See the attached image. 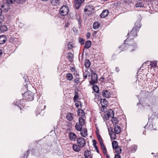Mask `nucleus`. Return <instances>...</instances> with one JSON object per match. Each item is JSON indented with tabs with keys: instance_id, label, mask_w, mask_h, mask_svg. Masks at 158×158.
Returning <instances> with one entry per match:
<instances>
[{
	"instance_id": "9",
	"label": "nucleus",
	"mask_w": 158,
	"mask_h": 158,
	"mask_svg": "<svg viewBox=\"0 0 158 158\" xmlns=\"http://www.w3.org/2000/svg\"><path fill=\"white\" fill-rule=\"evenodd\" d=\"M127 49L130 52H132L135 50L137 48V44L135 43H133L132 45H130L128 44Z\"/></svg>"
},
{
	"instance_id": "24",
	"label": "nucleus",
	"mask_w": 158,
	"mask_h": 158,
	"mask_svg": "<svg viewBox=\"0 0 158 158\" xmlns=\"http://www.w3.org/2000/svg\"><path fill=\"white\" fill-rule=\"evenodd\" d=\"M90 76V73L88 70H86L83 73V79L85 80L87 78V77H89Z\"/></svg>"
},
{
	"instance_id": "10",
	"label": "nucleus",
	"mask_w": 158,
	"mask_h": 158,
	"mask_svg": "<svg viewBox=\"0 0 158 158\" xmlns=\"http://www.w3.org/2000/svg\"><path fill=\"white\" fill-rule=\"evenodd\" d=\"M69 138L71 141H75L77 139V136L74 133L70 132L69 134Z\"/></svg>"
},
{
	"instance_id": "2",
	"label": "nucleus",
	"mask_w": 158,
	"mask_h": 158,
	"mask_svg": "<svg viewBox=\"0 0 158 158\" xmlns=\"http://www.w3.org/2000/svg\"><path fill=\"white\" fill-rule=\"evenodd\" d=\"M22 94L23 96V97H25V99L27 101H31L34 99V95L33 93L31 92H25Z\"/></svg>"
},
{
	"instance_id": "18",
	"label": "nucleus",
	"mask_w": 158,
	"mask_h": 158,
	"mask_svg": "<svg viewBox=\"0 0 158 158\" xmlns=\"http://www.w3.org/2000/svg\"><path fill=\"white\" fill-rule=\"evenodd\" d=\"M116 134L113 131L112 129H111V131H109V134L110 136L111 139L112 140H114L116 139Z\"/></svg>"
},
{
	"instance_id": "3",
	"label": "nucleus",
	"mask_w": 158,
	"mask_h": 158,
	"mask_svg": "<svg viewBox=\"0 0 158 158\" xmlns=\"http://www.w3.org/2000/svg\"><path fill=\"white\" fill-rule=\"evenodd\" d=\"M69 12V7L66 6H63L60 8V13L61 15L65 16L67 15Z\"/></svg>"
},
{
	"instance_id": "60",
	"label": "nucleus",
	"mask_w": 158,
	"mask_h": 158,
	"mask_svg": "<svg viewBox=\"0 0 158 158\" xmlns=\"http://www.w3.org/2000/svg\"><path fill=\"white\" fill-rule=\"evenodd\" d=\"M94 147L95 148V150H96L97 152L98 153H99V149H98L97 146H94Z\"/></svg>"
},
{
	"instance_id": "47",
	"label": "nucleus",
	"mask_w": 158,
	"mask_h": 158,
	"mask_svg": "<svg viewBox=\"0 0 158 158\" xmlns=\"http://www.w3.org/2000/svg\"><path fill=\"white\" fill-rule=\"evenodd\" d=\"M78 41L80 43L81 45H83L84 44L85 40L83 38L79 37V38Z\"/></svg>"
},
{
	"instance_id": "54",
	"label": "nucleus",
	"mask_w": 158,
	"mask_h": 158,
	"mask_svg": "<svg viewBox=\"0 0 158 158\" xmlns=\"http://www.w3.org/2000/svg\"><path fill=\"white\" fill-rule=\"evenodd\" d=\"M104 118L106 120H108L110 118V117L107 114L104 115Z\"/></svg>"
},
{
	"instance_id": "8",
	"label": "nucleus",
	"mask_w": 158,
	"mask_h": 158,
	"mask_svg": "<svg viewBox=\"0 0 158 158\" xmlns=\"http://www.w3.org/2000/svg\"><path fill=\"white\" fill-rule=\"evenodd\" d=\"M102 95L104 98H107L110 97L111 94L109 90H103L102 91Z\"/></svg>"
},
{
	"instance_id": "52",
	"label": "nucleus",
	"mask_w": 158,
	"mask_h": 158,
	"mask_svg": "<svg viewBox=\"0 0 158 158\" xmlns=\"http://www.w3.org/2000/svg\"><path fill=\"white\" fill-rule=\"evenodd\" d=\"M90 152V151H89L88 150H85L84 152V157H85L87 156H88V155H89V153Z\"/></svg>"
},
{
	"instance_id": "4",
	"label": "nucleus",
	"mask_w": 158,
	"mask_h": 158,
	"mask_svg": "<svg viewBox=\"0 0 158 158\" xmlns=\"http://www.w3.org/2000/svg\"><path fill=\"white\" fill-rule=\"evenodd\" d=\"M77 143L81 148L84 147L86 143L85 139L82 137H78L77 138Z\"/></svg>"
},
{
	"instance_id": "46",
	"label": "nucleus",
	"mask_w": 158,
	"mask_h": 158,
	"mask_svg": "<svg viewBox=\"0 0 158 158\" xmlns=\"http://www.w3.org/2000/svg\"><path fill=\"white\" fill-rule=\"evenodd\" d=\"M78 22V23L79 24V25L80 27H81V22H82V20L80 16H79V17H77V18Z\"/></svg>"
},
{
	"instance_id": "19",
	"label": "nucleus",
	"mask_w": 158,
	"mask_h": 158,
	"mask_svg": "<svg viewBox=\"0 0 158 158\" xmlns=\"http://www.w3.org/2000/svg\"><path fill=\"white\" fill-rule=\"evenodd\" d=\"M101 79L105 80V81H108L109 82L111 83L114 82V81L112 79V77L111 76H109L106 78L104 77H101Z\"/></svg>"
},
{
	"instance_id": "56",
	"label": "nucleus",
	"mask_w": 158,
	"mask_h": 158,
	"mask_svg": "<svg viewBox=\"0 0 158 158\" xmlns=\"http://www.w3.org/2000/svg\"><path fill=\"white\" fill-rule=\"evenodd\" d=\"M73 74L76 77L79 76V74L78 73L77 71H76L74 72Z\"/></svg>"
},
{
	"instance_id": "59",
	"label": "nucleus",
	"mask_w": 158,
	"mask_h": 158,
	"mask_svg": "<svg viewBox=\"0 0 158 158\" xmlns=\"http://www.w3.org/2000/svg\"><path fill=\"white\" fill-rule=\"evenodd\" d=\"M97 137L98 140L102 139L101 135L99 134H97Z\"/></svg>"
},
{
	"instance_id": "41",
	"label": "nucleus",
	"mask_w": 158,
	"mask_h": 158,
	"mask_svg": "<svg viewBox=\"0 0 158 158\" xmlns=\"http://www.w3.org/2000/svg\"><path fill=\"white\" fill-rule=\"evenodd\" d=\"M144 4L142 2H140L137 3L135 5V6L136 7H143L144 6Z\"/></svg>"
},
{
	"instance_id": "64",
	"label": "nucleus",
	"mask_w": 158,
	"mask_h": 158,
	"mask_svg": "<svg viewBox=\"0 0 158 158\" xmlns=\"http://www.w3.org/2000/svg\"><path fill=\"white\" fill-rule=\"evenodd\" d=\"M85 158H93L92 156L91 155L87 156L85 157Z\"/></svg>"
},
{
	"instance_id": "16",
	"label": "nucleus",
	"mask_w": 158,
	"mask_h": 158,
	"mask_svg": "<svg viewBox=\"0 0 158 158\" xmlns=\"http://www.w3.org/2000/svg\"><path fill=\"white\" fill-rule=\"evenodd\" d=\"M72 147L73 150L75 152H78L81 150L80 148L81 147L78 144H73Z\"/></svg>"
},
{
	"instance_id": "11",
	"label": "nucleus",
	"mask_w": 158,
	"mask_h": 158,
	"mask_svg": "<svg viewBox=\"0 0 158 158\" xmlns=\"http://www.w3.org/2000/svg\"><path fill=\"white\" fill-rule=\"evenodd\" d=\"M10 5L7 4V3H5L4 2H2V5H0V6L2 8H4V11L6 12L8 11L9 9V6Z\"/></svg>"
},
{
	"instance_id": "58",
	"label": "nucleus",
	"mask_w": 158,
	"mask_h": 158,
	"mask_svg": "<svg viewBox=\"0 0 158 158\" xmlns=\"http://www.w3.org/2000/svg\"><path fill=\"white\" fill-rule=\"evenodd\" d=\"M114 158H121V156L120 154H116L115 155Z\"/></svg>"
},
{
	"instance_id": "23",
	"label": "nucleus",
	"mask_w": 158,
	"mask_h": 158,
	"mask_svg": "<svg viewBox=\"0 0 158 158\" xmlns=\"http://www.w3.org/2000/svg\"><path fill=\"white\" fill-rule=\"evenodd\" d=\"M60 0H51V3L53 6H57L60 3Z\"/></svg>"
},
{
	"instance_id": "12",
	"label": "nucleus",
	"mask_w": 158,
	"mask_h": 158,
	"mask_svg": "<svg viewBox=\"0 0 158 158\" xmlns=\"http://www.w3.org/2000/svg\"><path fill=\"white\" fill-rule=\"evenodd\" d=\"M82 2V0H74V3L76 8L78 9L81 6Z\"/></svg>"
},
{
	"instance_id": "48",
	"label": "nucleus",
	"mask_w": 158,
	"mask_h": 158,
	"mask_svg": "<svg viewBox=\"0 0 158 158\" xmlns=\"http://www.w3.org/2000/svg\"><path fill=\"white\" fill-rule=\"evenodd\" d=\"M15 2V0H6V2L8 5L11 4Z\"/></svg>"
},
{
	"instance_id": "17",
	"label": "nucleus",
	"mask_w": 158,
	"mask_h": 158,
	"mask_svg": "<svg viewBox=\"0 0 158 158\" xmlns=\"http://www.w3.org/2000/svg\"><path fill=\"white\" fill-rule=\"evenodd\" d=\"M100 103L102 108L106 107V106H107V104H108V102L105 98L101 99Z\"/></svg>"
},
{
	"instance_id": "31",
	"label": "nucleus",
	"mask_w": 158,
	"mask_h": 158,
	"mask_svg": "<svg viewBox=\"0 0 158 158\" xmlns=\"http://www.w3.org/2000/svg\"><path fill=\"white\" fill-rule=\"evenodd\" d=\"M6 38L4 35L0 36V44L4 43L6 42Z\"/></svg>"
},
{
	"instance_id": "40",
	"label": "nucleus",
	"mask_w": 158,
	"mask_h": 158,
	"mask_svg": "<svg viewBox=\"0 0 158 158\" xmlns=\"http://www.w3.org/2000/svg\"><path fill=\"white\" fill-rule=\"evenodd\" d=\"M115 149L116 150L115 152L117 154H120L121 153L122 149L120 146H119L117 147L116 149Z\"/></svg>"
},
{
	"instance_id": "62",
	"label": "nucleus",
	"mask_w": 158,
	"mask_h": 158,
	"mask_svg": "<svg viewBox=\"0 0 158 158\" xmlns=\"http://www.w3.org/2000/svg\"><path fill=\"white\" fill-rule=\"evenodd\" d=\"M70 70L72 72H74L75 71H76V70H75V68L74 67H71L70 69Z\"/></svg>"
},
{
	"instance_id": "1",
	"label": "nucleus",
	"mask_w": 158,
	"mask_h": 158,
	"mask_svg": "<svg viewBox=\"0 0 158 158\" xmlns=\"http://www.w3.org/2000/svg\"><path fill=\"white\" fill-rule=\"evenodd\" d=\"M137 35V31L135 27H133L130 33H128L127 39L124 41L125 42H128L130 40H132Z\"/></svg>"
},
{
	"instance_id": "21",
	"label": "nucleus",
	"mask_w": 158,
	"mask_h": 158,
	"mask_svg": "<svg viewBox=\"0 0 158 158\" xmlns=\"http://www.w3.org/2000/svg\"><path fill=\"white\" fill-rule=\"evenodd\" d=\"M127 46H128V43H125L119 47V48L121 51H123L127 49Z\"/></svg>"
},
{
	"instance_id": "49",
	"label": "nucleus",
	"mask_w": 158,
	"mask_h": 158,
	"mask_svg": "<svg viewBox=\"0 0 158 158\" xmlns=\"http://www.w3.org/2000/svg\"><path fill=\"white\" fill-rule=\"evenodd\" d=\"M30 152V150H28L26 152V153H25L23 155V158H27L28 155L29 154Z\"/></svg>"
},
{
	"instance_id": "50",
	"label": "nucleus",
	"mask_w": 158,
	"mask_h": 158,
	"mask_svg": "<svg viewBox=\"0 0 158 158\" xmlns=\"http://www.w3.org/2000/svg\"><path fill=\"white\" fill-rule=\"evenodd\" d=\"M68 48L69 50H71L73 48V45L71 43H69L68 45Z\"/></svg>"
},
{
	"instance_id": "44",
	"label": "nucleus",
	"mask_w": 158,
	"mask_h": 158,
	"mask_svg": "<svg viewBox=\"0 0 158 158\" xmlns=\"http://www.w3.org/2000/svg\"><path fill=\"white\" fill-rule=\"evenodd\" d=\"M148 128L149 130H156L155 128H154L153 125L152 123H150L148 126Z\"/></svg>"
},
{
	"instance_id": "53",
	"label": "nucleus",
	"mask_w": 158,
	"mask_h": 158,
	"mask_svg": "<svg viewBox=\"0 0 158 158\" xmlns=\"http://www.w3.org/2000/svg\"><path fill=\"white\" fill-rule=\"evenodd\" d=\"M26 0H15V2L16 3H23Z\"/></svg>"
},
{
	"instance_id": "45",
	"label": "nucleus",
	"mask_w": 158,
	"mask_h": 158,
	"mask_svg": "<svg viewBox=\"0 0 158 158\" xmlns=\"http://www.w3.org/2000/svg\"><path fill=\"white\" fill-rule=\"evenodd\" d=\"M78 115L79 116H81V117H84L85 115V112L82 110H81V112H78Z\"/></svg>"
},
{
	"instance_id": "29",
	"label": "nucleus",
	"mask_w": 158,
	"mask_h": 158,
	"mask_svg": "<svg viewBox=\"0 0 158 158\" xmlns=\"http://www.w3.org/2000/svg\"><path fill=\"white\" fill-rule=\"evenodd\" d=\"M85 66L86 68H89L91 65L90 60L89 59H86L85 60Z\"/></svg>"
},
{
	"instance_id": "34",
	"label": "nucleus",
	"mask_w": 158,
	"mask_h": 158,
	"mask_svg": "<svg viewBox=\"0 0 158 158\" xmlns=\"http://www.w3.org/2000/svg\"><path fill=\"white\" fill-rule=\"evenodd\" d=\"M112 122L113 124H117L118 123V119L117 118H115L114 117L112 118Z\"/></svg>"
},
{
	"instance_id": "14",
	"label": "nucleus",
	"mask_w": 158,
	"mask_h": 158,
	"mask_svg": "<svg viewBox=\"0 0 158 158\" xmlns=\"http://www.w3.org/2000/svg\"><path fill=\"white\" fill-rule=\"evenodd\" d=\"M109 14V11L108 10H104L100 15V17L101 18H104L107 16Z\"/></svg>"
},
{
	"instance_id": "33",
	"label": "nucleus",
	"mask_w": 158,
	"mask_h": 158,
	"mask_svg": "<svg viewBox=\"0 0 158 158\" xmlns=\"http://www.w3.org/2000/svg\"><path fill=\"white\" fill-rule=\"evenodd\" d=\"M112 147L113 149H116L118 147V142L116 141H113L112 142Z\"/></svg>"
},
{
	"instance_id": "32",
	"label": "nucleus",
	"mask_w": 158,
	"mask_h": 158,
	"mask_svg": "<svg viewBox=\"0 0 158 158\" xmlns=\"http://www.w3.org/2000/svg\"><path fill=\"white\" fill-rule=\"evenodd\" d=\"M93 89L95 93H98L99 92V88L95 84H93Z\"/></svg>"
},
{
	"instance_id": "42",
	"label": "nucleus",
	"mask_w": 158,
	"mask_h": 158,
	"mask_svg": "<svg viewBox=\"0 0 158 158\" xmlns=\"http://www.w3.org/2000/svg\"><path fill=\"white\" fill-rule=\"evenodd\" d=\"M150 65L151 67L153 68H156L157 66V63L155 62L151 61L150 63Z\"/></svg>"
},
{
	"instance_id": "39",
	"label": "nucleus",
	"mask_w": 158,
	"mask_h": 158,
	"mask_svg": "<svg viewBox=\"0 0 158 158\" xmlns=\"http://www.w3.org/2000/svg\"><path fill=\"white\" fill-rule=\"evenodd\" d=\"M80 80L79 76L76 77L74 80V81L76 84L78 85L80 83Z\"/></svg>"
},
{
	"instance_id": "55",
	"label": "nucleus",
	"mask_w": 158,
	"mask_h": 158,
	"mask_svg": "<svg viewBox=\"0 0 158 158\" xmlns=\"http://www.w3.org/2000/svg\"><path fill=\"white\" fill-rule=\"evenodd\" d=\"M92 142L93 143V145L94 147V146H97L96 144L97 143V142L95 139L93 140Z\"/></svg>"
},
{
	"instance_id": "61",
	"label": "nucleus",
	"mask_w": 158,
	"mask_h": 158,
	"mask_svg": "<svg viewBox=\"0 0 158 158\" xmlns=\"http://www.w3.org/2000/svg\"><path fill=\"white\" fill-rule=\"evenodd\" d=\"M90 35H91V34L90 33H89V32L87 33V34H86V35L87 39H89L90 37Z\"/></svg>"
},
{
	"instance_id": "57",
	"label": "nucleus",
	"mask_w": 158,
	"mask_h": 158,
	"mask_svg": "<svg viewBox=\"0 0 158 158\" xmlns=\"http://www.w3.org/2000/svg\"><path fill=\"white\" fill-rule=\"evenodd\" d=\"M103 152L105 155H106L107 153V151L106 148L103 149Z\"/></svg>"
},
{
	"instance_id": "15",
	"label": "nucleus",
	"mask_w": 158,
	"mask_h": 158,
	"mask_svg": "<svg viewBox=\"0 0 158 158\" xmlns=\"http://www.w3.org/2000/svg\"><path fill=\"white\" fill-rule=\"evenodd\" d=\"M80 131L81 135L82 137H85L88 135L87 130L86 128H83Z\"/></svg>"
},
{
	"instance_id": "5",
	"label": "nucleus",
	"mask_w": 158,
	"mask_h": 158,
	"mask_svg": "<svg viewBox=\"0 0 158 158\" xmlns=\"http://www.w3.org/2000/svg\"><path fill=\"white\" fill-rule=\"evenodd\" d=\"M94 7L91 5H89L88 6H86L84 9V11L85 12H88V14L89 15H93L94 13Z\"/></svg>"
},
{
	"instance_id": "27",
	"label": "nucleus",
	"mask_w": 158,
	"mask_h": 158,
	"mask_svg": "<svg viewBox=\"0 0 158 158\" xmlns=\"http://www.w3.org/2000/svg\"><path fill=\"white\" fill-rule=\"evenodd\" d=\"M141 26L140 25V22L139 21H137L135 24V26L133 27H135V29L137 31H138L140 27Z\"/></svg>"
},
{
	"instance_id": "25",
	"label": "nucleus",
	"mask_w": 158,
	"mask_h": 158,
	"mask_svg": "<svg viewBox=\"0 0 158 158\" xmlns=\"http://www.w3.org/2000/svg\"><path fill=\"white\" fill-rule=\"evenodd\" d=\"M85 45L84 47V48L88 49L91 47V42L90 40L87 41L85 42Z\"/></svg>"
},
{
	"instance_id": "7",
	"label": "nucleus",
	"mask_w": 158,
	"mask_h": 158,
	"mask_svg": "<svg viewBox=\"0 0 158 158\" xmlns=\"http://www.w3.org/2000/svg\"><path fill=\"white\" fill-rule=\"evenodd\" d=\"M40 101H39V102L40 103ZM45 107V105H44L42 103H39V104L38 105L37 108V110H36L35 114L36 115L40 114V112L42 110H44Z\"/></svg>"
},
{
	"instance_id": "13",
	"label": "nucleus",
	"mask_w": 158,
	"mask_h": 158,
	"mask_svg": "<svg viewBox=\"0 0 158 158\" xmlns=\"http://www.w3.org/2000/svg\"><path fill=\"white\" fill-rule=\"evenodd\" d=\"M114 132L116 134H119L121 131V127L118 125H115L114 128Z\"/></svg>"
},
{
	"instance_id": "28",
	"label": "nucleus",
	"mask_w": 158,
	"mask_h": 158,
	"mask_svg": "<svg viewBox=\"0 0 158 158\" xmlns=\"http://www.w3.org/2000/svg\"><path fill=\"white\" fill-rule=\"evenodd\" d=\"M107 114L110 117L113 118L114 116V112L111 109L109 110L107 112Z\"/></svg>"
},
{
	"instance_id": "22",
	"label": "nucleus",
	"mask_w": 158,
	"mask_h": 158,
	"mask_svg": "<svg viewBox=\"0 0 158 158\" xmlns=\"http://www.w3.org/2000/svg\"><path fill=\"white\" fill-rule=\"evenodd\" d=\"M83 126L82 125L77 123L75 125V129L77 131H80L82 129Z\"/></svg>"
},
{
	"instance_id": "37",
	"label": "nucleus",
	"mask_w": 158,
	"mask_h": 158,
	"mask_svg": "<svg viewBox=\"0 0 158 158\" xmlns=\"http://www.w3.org/2000/svg\"><path fill=\"white\" fill-rule=\"evenodd\" d=\"M99 23L98 22H94L93 25V28L94 29H97L99 27Z\"/></svg>"
},
{
	"instance_id": "51",
	"label": "nucleus",
	"mask_w": 158,
	"mask_h": 158,
	"mask_svg": "<svg viewBox=\"0 0 158 158\" xmlns=\"http://www.w3.org/2000/svg\"><path fill=\"white\" fill-rule=\"evenodd\" d=\"M81 105V102L80 101H77V102L75 103V105L76 107L78 108L79 110H80V109L78 107L79 106V105Z\"/></svg>"
},
{
	"instance_id": "30",
	"label": "nucleus",
	"mask_w": 158,
	"mask_h": 158,
	"mask_svg": "<svg viewBox=\"0 0 158 158\" xmlns=\"http://www.w3.org/2000/svg\"><path fill=\"white\" fill-rule=\"evenodd\" d=\"M66 79L69 81H72L73 78V77L72 74L70 73H67L66 76Z\"/></svg>"
},
{
	"instance_id": "63",
	"label": "nucleus",
	"mask_w": 158,
	"mask_h": 158,
	"mask_svg": "<svg viewBox=\"0 0 158 158\" xmlns=\"http://www.w3.org/2000/svg\"><path fill=\"white\" fill-rule=\"evenodd\" d=\"M100 146L101 148L102 149L106 148L103 143H102L100 144Z\"/></svg>"
},
{
	"instance_id": "6",
	"label": "nucleus",
	"mask_w": 158,
	"mask_h": 158,
	"mask_svg": "<svg viewBox=\"0 0 158 158\" xmlns=\"http://www.w3.org/2000/svg\"><path fill=\"white\" fill-rule=\"evenodd\" d=\"M97 78V75L96 73H92L91 74V80L89 81L90 84L93 85L97 83L98 82Z\"/></svg>"
},
{
	"instance_id": "35",
	"label": "nucleus",
	"mask_w": 158,
	"mask_h": 158,
	"mask_svg": "<svg viewBox=\"0 0 158 158\" xmlns=\"http://www.w3.org/2000/svg\"><path fill=\"white\" fill-rule=\"evenodd\" d=\"M7 27L6 26L4 25L0 27V30L2 32H5L7 31Z\"/></svg>"
},
{
	"instance_id": "36",
	"label": "nucleus",
	"mask_w": 158,
	"mask_h": 158,
	"mask_svg": "<svg viewBox=\"0 0 158 158\" xmlns=\"http://www.w3.org/2000/svg\"><path fill=\"white\" fill-rule=\"evenodd\" d=\"M78 123L84 126L85 124L84 119L82 117H80L79 119V123Z\"/></svg>"
},
{
	"instance_id": "43",
	"label": "nucleus",
	"mask_w": 158,
	"mask_h": 158,
	"mask_svg": "<svg viewBox=\"0 0 158 158\" xmlns=\"http://www.w3.org/2000/svg\"><path fill=\"white\" fill-rule=\"evenodd\" d=\"M137 146L136 145H134L131 147V150L132 152H135L137 149Z\"/></svg>"
},
{
	"instance_id": "26",
	"label": "nucleus",
	"mask_w": 158,
	"mask_h": 158,
	"mask_svg": "<svg viewBox=\"0 0 158 158\" xmlns=\"http://www.w3.org/2000/svg\"><path fill=\"white\" fill-rule=\"evenodd\" d=\"M68 59L69 61L72 63L73 60V54L71 52L68 53L67 56Z\"/></svg>"
},
{
	"instance_id": "38",
	"label": "nucleus",
	"mask_w": 158,
	"mask_h": 158,
	"mask_svg": "<svg viewBox=\"0 0 158 158\" xmlns=\"http://www.w3.org/2000/svg\"><path fill=\"white\" fill-rule=\"evenodd\" d=\"M75 95L73 97V100L75 101L77 100L79 98L78 94L77 91H75L74 92Z\"/></svg>"
},
{
	"instance_id": "20",
	"label": "nucleus",
	"mask_w": 158,
	"mask_h": 158,
	"mask_svg": "<svg viewBox=\"0 0 158 158\" xmlns=\"http://www.w3.org/2000/svg\"><path fill=\"white\" fill-rule=\"evenodd\" d=\"M74 114L70 113H68L66 115V118L69 121H72L73 119Z\"/></svg>"
}]
</instances>
